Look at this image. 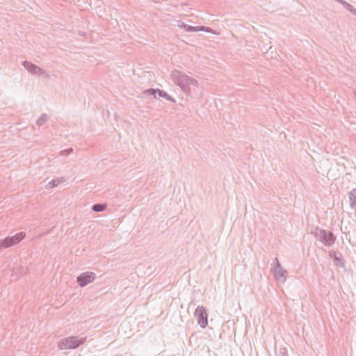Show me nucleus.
I'll use <instances>...</instances> for the list:
<instances>
[{
  "mask_svg": "<svg viewBox=\"0 0 356 356\" xmlns=\"http://www.w3.org/2000/svg\"><path fill=\"white\" fill-rule=\"evenodd\" d=\"M275 276H276L277 279H281L284 276L283 273L278 275V271H280V269H279V268L275 269Z\"/></svg>",
  "mask_w": 356,
  "mask_h": 356,
  "instance_id": "0eeeda50",
  "label": "nucleus"
},
{
  "mask_svg": "<svg viewBox=\"0 0 356 356\" xmlns=\"http://www.w3.org/2000/svg\"><path fill=\"white\" fill-rule=\"evenodd\" d=\"M106 208V204H98L93 206L92 209L95 211H102Z\"/></svg>",
  "mask_w": 356,
  "mask_h": 356,
  "instance_id": "39448f33",
  "label": "nucleus"
},
{
  "mask_svg": "<svg viewBox=\"0 0 356 356\" xmlns=\"http://www.w3.org/2000/svg\"><path fill=\"white\" fill-rule=\"evenodd\" d=\"M352 198H353L355 200H356V188L353 190V191L351 193Z\"/></svg>",
  "mask_w": 356,
  "mask_h": 356,
  "instance_id": "6e6552de",
  "label": "nucleus"
},
{
  "mask_svg": "<svg viewBox=\"0 0 356 356\" xmlns=\"http://www.w3.org/2000/svg\"><path fill=\"white\" fill-rule=\"evenodd\" d=\"M95 274L92 273H84L77 277V282L80 286H84L95 280Z\"/></svg>",
  "mask_w": 356,
  "mask_h": 356,
  "instance_id": "7ed1b4c3",
  "label": "nucleus"
},
{
  "mask_svg": "<svg viewBox=\"0 0 356 356\" xmlns=\"http://www.w3.org/2000/svg\"><path fill=\"white\" fill-rule=\"evenodd\" d=\"M85 338L69 337L59 341L58 346L60 350L74 349L85 342Z\"/></svg>",
  "mask_w": 356,
  "mask_h": 356,
  "instance_id": "f257e3e1",
  "label": "nucleus"
},
{
  "mask_svg": "<svg viewBox=\"0 0 356 356\" xmlns=\"http://www.w3.org/2000/svg\"><path fill=\"white\" fill-rule=\"evenodd\" d=\"M195 314L197 318L198 323L201 327H204L207 325V315L205 309L197 307Z\"/></svg>",
  "mask_w": 356,
  "mask_h": 356,
  "instance_id": "20e7f679",
  "label": "nucleus"
},
{
  "mask_svg": "<svg viewBox=\"0 0 356 356\" xmlns=\"http://www.w3.org/2000/svg\"><path fill=\"white\" fill-rule=\"evenodd\" d=\"M26 234L24 232H19L11 237H6L0 240V251L2 249L8 248L19 243L24 238Z\"/></svg>",
  "mask_w": 356,
  "mask_h": 356,
  "instance_id": "f03ea898",
  "label": "nucleus"
},
{
  "mask_svg": "<svg viewBox=\"0 0 356 356\" xmlns=\"http://www.w3.org/2000/svg\"><path fill=\"white\" fill-rule=\"evenodd\" d=\"M159 95H161V96H162V95H162V92H161V90H159Z\"/></svg>",
  "mask_w": 356,
  "mask_h": 356,
  "instance_id": "9d476101",
  "label": "nucleus"
},
{
  "mask_svg": "<svg viewBox=\"0 0 356 356\" xmlns=\"http://www.w3.org/2000/svg\"><path fill=\"white\" fill-rule=\"evenodd\" d=\"M63 181V179H56L52 180L51 181L49 182V188H53L54 186H56Z\"/></svg>",
  "mask_w": 356,
  "mask_h": 356,
  "instance_id": "423d86ee",
  "label": "nucleus"
},
{
  "mask_svg": "<svg viewBox=\"0 0 356 356\" xmlns=\"http://www.w3.org/2000/svg\"><path fill=\"white\" fill-rule=\"evenodd\" d=\"M329 236H330V242L328 243L331 244V243H332L334 242V238H333L332 234H330Z\"/></svg>",
  "mask_w": 356,
  "mask_h": 356,
  "instance_id": "1a4fd4ad",
  "label": "nucleus"
}]
</instances>
